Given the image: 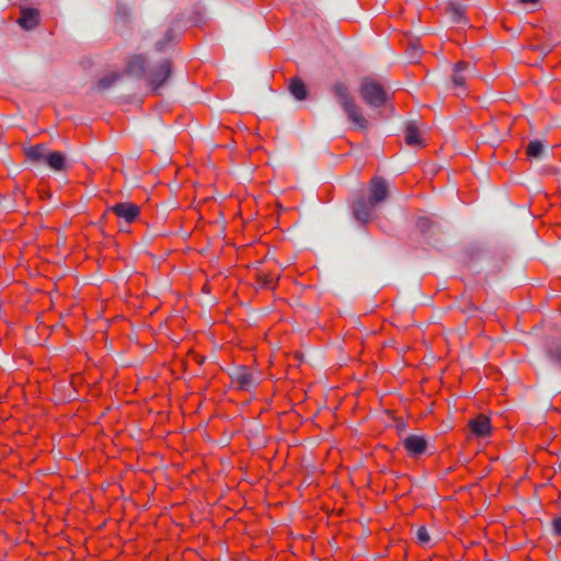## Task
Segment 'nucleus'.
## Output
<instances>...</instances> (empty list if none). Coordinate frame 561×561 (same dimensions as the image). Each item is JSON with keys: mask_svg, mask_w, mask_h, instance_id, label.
Instances as JSON below:
<instances>
[{"mask_svg": "<svg viewBox=\"0 0 561 561\" xmlns=\"http://www.w3.org/2000/svg\"><path fill=\"white\" fill-rule=\"evenodd\" d=\"M331 90L346 113L348 119L352 121V123H354L358 128L366 129L368 122L363 116L360 107L355 104L354 99L350 94L347 85L342 82H336L332 85Z\"/></svg>", "mask_w": 561, "mask_h": 561, "instance_id": "nucleus-1", "label": "nucleus"}, {"mask_svg": "<svg viewBox=\"0 0 561 561\" xmlns=\"http://www.w3.org/2000/svg\"><path fill=\"white\" fill-rule=\"evenodd\" d=\"M359 94L369 106L380 107L387 102L383 85L374 78L366 77L362 80Z\"/></svg>", "mask_w": 561, "mask_h": 561, "instance_id": "nucleus-2", "label": "nucleus"}, {"mask_svg": "<svg viewBox=\"0 0 561 561\" xmlns=\"http://www.w3.org/2000/svg\"><path fill=\"white\" fill-rule=\"evenodd\" d=\"M389 194V185L383 178L374 176L369 182L368 201L371 206L383 202Z\"/></svg>", "mask_w": 561, "mask_h": 561, "instance_id": "nucleus-3", "label": "nucleus"}, {"mask_svg": "<svg viewBox=\"0 0 561 561\" xmlns=\"http://www.w3.org/2000/svg\"><path fill=\"white\" fill-rule=\"evenodd\" d=\"M232 382L239 390L249 391L257 383V378L253 371L248 367H239L232 377Z\"/></svg>", "mask_w": 561, "mask_h": 561, "instance_id": "nucleus-4", "label": "nucleus"}, {"mask_svg": "<svg viewBox=\"0 0 561 561\" xmlns=\"http://www.w3.org/2000/svg\"><path fill=\"white\" fill-rule=\"evenodd\" d=\"M171 75L170 60H163L150 75L149 84L153 90H158Z\"/></svg>", "mask_w": 561, "mask_h": 561, "instance_id": "nucleus-5", "label": "nucleus"}, {"mask_svg": "<svg viewBox=\"0 0 561 561\" xmlns=\"http://www.w3.org/2000/svg\"><path fill=\"white\" fill-rule=\"evenodd\" d=\"M468 426L476 437H488L492 432L491 421L484 414H479L471 419Z\"/></svg>", "mask_w": 561, "mask_h": 561, "instance_id": "nucleus-6", "label": "nucleus"}, {"mask_svg": "<svg viewBox=\"0 0 561 561\" xmlns=\"http://www.w3.org/2000/svg\"><path fill=\"white\" fill-rule=\"evenodd\" d=\"M111 210L117 217L123 218L127 224L135 221L140 214V208L133 203H118L114 205Z\"/></svg>", "mask_w": 561, "mask_h": 561, "instance_id": "nucleus-7", "label": "nucleus"}, {"mask_svg": "<svg viewBox=\"0 0 561 561\" xmlns=\"http://www.w3.org/2000/svg\"><path fill=\"white\" fill-rule=\"evenodd\" d=\"M403 447L410 455L419 456L425 451L427 443L423 436L409 435L403 440Z\"/></svg>", "mask_w": 561, "mask_h": 561, "instance_id": "nucleus-8", "label": "nucleus"}, {"mask_svg": "<svg viewBox=\"0 0 561 561\" xmlns=\"http://www.w3.org/2000/svg\"><path fill=\"white\" fill-rule=\"evenodd\" d=\"M375 206H371L369 201H357L353 206L354 216L362 222H368L373 216Z\"/></svg>", "mask_w": 561, "mask_h": 561, "instance_id": "nucleus-9", "label": "nucleus"}, {"mask_svg": "<svg viewBox=\"0 0 561 561\" xmlns=\"http://www.w3.org/2000/svg\"><path fill=\"white\" fill-rule=\"evenodd\" d=\"M39 22V12L35 9H23L21 11V16L18 20V23L24 30H32L37 26Z\"/></svg>", "mask_w": 561, "mask_h": 561, "instance_id": "nucleus-10", "label": "nucleus"}, {"mask_svg": "<svg viewBox=\"0 0 561 561\" xmlns=\"http://www.w3.org/2000/svg\"><path fill=\"white\" fill-rule=\"evenodd\" d=\"M279 274L276 272L259 271L256 273V284L261 288H274Z\"/></svg>", "mask_w": 561, "mask_h": 561, "instance_id": "nucleus-11", "label": "nucleus"}, {"mask_svg": "<svg viewBox=\"0 0 561 561\" xmlns=\"http://www.w3.org/2000/svg\"><path fill=\"white\" fill-rule=\"evenodd\" d=\"M404 139L409 146H423L424 144L421 131L414 123L407 125Z\"/></svg>", "mask_w": 561, "mask_h": 561, "instance_id": "nucleus-12", "label": "nucleus"}, {"mask_svg": "<svg viewBox=\"0 0 561 561\" xmlns=\"http://www.w3.org/2000/svg\"><path fill=\"white\" fill-rule=\"evenodd\" d=\"M147 60L142 55H135L130 57L127 64V72L135 76H142L145 73Z\"/></svg>", "mask_w": 561, "mask_h": 561, "instance_id": "nucleus-13", "label": "nucleus"}, {"mask_svg": "<svg viewBox=\"0 0 561 561\" xmlns=\"http://www.w3.org/2000/svg\"><path fill=\"white\" fill-rule=\"evenodd\" d=\"M45 161L55 171H61L66 165V157L59 151L48 153Z\"/></svg>", "mask_w": 561, "mask_h": 561, "instance_id": "nucleus-14", "label": "nucleus"}, {"mask_svg": "<svg viewBox=\"0 0 561 561\" xmlns=\"http://www.w3.org/2000/svg\"><path fill=\"white\" fill-rule=\"evenodd\" d=\"M289 91L297 100H305L307 98V87L299 78H293L289 81Z\"/></svg>", "mask_w": 561, "mask_h": 561, "instance_id": "nucleus-15", "label": "nucleus"}, {"mask_svg": "<svg viewBox=\"0 0 561 561\" xmlns=\"http://www.w3.org/2000/svg\"><path fill=\"white\" fill-rule=\"evenodd\" d=\"M25 154L33 162L46 160V147L43 144L32 146L26 149Z\"/></svg>", "mask_w": 561, "mask_h": 561, "instance_id": "nucleus-16", "label": "nucleus"}, {"mask_svg": "<svg viewBox=\"0 0 561 561\" xmlns=\"http://www.w3.org/2000/svg\"><path fill=\"white\" fill-rule=\"evenodd\" d=\"M469 66L468 62L459 61L455 65L454 75H453V83L456 88H463L466 78L462 76V71L467 69Z\"/></svg>", "mask_w": 561, "mask_h": 561, "instance_id": "nucleus-17", "label": "nucleus"}, {"mask_svg": "<svg viewBox=\"0 0 561 561\" xmlns=\"http://www.w3.org/2000/svg\"><path fill=\"white\" fill-rule=\"evenodd\" d=\"M121 77L122 76L118 72H113L107 76H104L96 82V88L101 91L106 90L113 87L121 79Z\"/></svg>", "mask_w": 561, "mask_h": 561, "instance_id": "nucleus-18", "label": "nucleus"}, {"mask_svg": "<svg viewBox=\"0 0 561 561\" xmlns=\"http://www.w3.org/2000/svg\"><path fill=\"white\" fill-rule=\"evenodd\" d=\"M543 151V145L538 141H530L526 148V153L530 158H539Z\"/></svg>", "mask_w": 561, "mask_h": 561, "instance_id": "nucleus-19", "label": "nucleus"}, {"mask_svg": "<svg viewBox=\"0 0 561 561\" xmlns=\"http://www.w3.org/2000/svg\"><path fill=\"white\" fill-rule=\"evenodd\" d=\"M448 13L450 15L451 21L455 23H460L465 20V12L461 7L450 5L448 8Z\"/></svg>", "mask_w": 561, "mask_h": 561, "instance_id": "nucleus-20", "label": "nucleus"}, {"mask_svg": "<svg viewBox=\"0 0 561 561\" xmlns=\"http://www.w3.org/2000/svg\"><path fill=\"white\" fill-rule=\"evenodd\" d=\"M548 357L561 367V344L551 346L548 352Z\"/></svg>", "mask_w": 561, "mask_h": 561, "instance_id": "nucleus-21", "label": "nucleus"}, {"mask_svg": "<svg viewBox=\"0 0 561 561\" xmlns=\"http://www.w3.org/2000/svg\"><path fill=\"white\" fill-rule=\"evenodd\" d=\"M416 538L421 545H427L430 542L431 537H430V534H428L426 527L421 526L417 528Z\"/></svg>", "mask_w": 561, "mask_h": 561, "instance_id": "nucleus-22", "label": "nucleus"}, {"mask_svg": "<svg viewBox=\"0 0 561 561\" xmlns=\"http://www.w3.org/2000/svg\"><path fill=\"white\" fill-rule=\"evenodd\" d=\"M174 38V34H173V31L169 30L164 36H163V39L162 41H159L157 42L156 46H157V50H162L164 49V47L171 43Z\"/></svg>", "mask_w": 561, "mask_h": 561, "instance_id": "nucleus-23", "label": "nucleus"}, {"mask_svg": "<svg viewBox=\"0 0 561 561\" xmlns=\"http://www.w3.org/2000/svg\"><path fill=\"white\" fill-rule=\"evenodd\" d=\"M433 225V221L430 218L421 217L417 220V227L422 232H426Z\"/></svg>", "mask_w": 561, "mask_h": 561, "instance_id": "nucleus-24", "label": "nucleus"}, {"mask_svg": "<svg viewBox=\"0 0 561 561\" xmlns=\"http://www.w3.org/2000/svg\"><path fill=\"white\" fill-rule=\"evenodd\" d=\"M552 528L556 535L561 536V515L552 519Z\"/></svg>", "mask_w": 561, "mask_h": 561, "instance_id": "nucleus-25", "label": "nucleus"}, {"mask_svg": "<svg viewBox=\"0 0 561 561\" xmlns=\"http://www.w3.org/2000/svg\"><path fill=\"white\" fill-rule=\"evenodd\" d=\"M411 49H412V58H416L420 56L419 47L416 45H411Z\"/></svg>", "mask_w": 561, "mask_h": 561, "instance_id": "nucleus-26", "label": "nucleus"}, {"mask_svg": "<svg viewBox=\"0 0 561 561\" xmlns=\"http://www.w3.org/2000/svg\"><path fill=\"white\" fill-rule=\"evenodd\" d=\"M540 49L542 50V53H543L545 55H547L548 53H550V51H551L552 47H540Z\"/></svg>", "mask_w": 561, "mask_h": 561, "instance_id": "nucleus-27", "label": "nucleus"}, {"mask_svg": "<svg viewBox=\"0 0 561 561\" xmlns=\"http://www.w3.org/2000/svg\"><path fill=\"white\" fill-rule=\"evenodd\" d=\"M520 3H537L539 0H518Z\"/></svg>", "mask_w": 561, "mask_h": 561, "instance_id": "nucleus-28", "label": "nucleus"}]
</instances>
